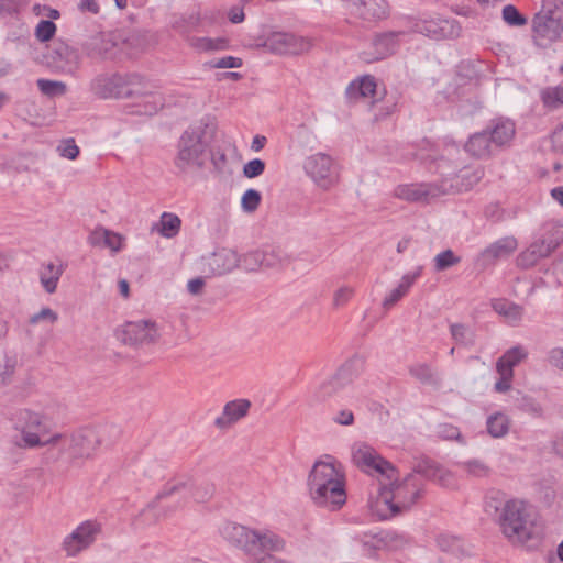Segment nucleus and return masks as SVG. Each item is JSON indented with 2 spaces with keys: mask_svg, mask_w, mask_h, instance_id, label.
I'll use <instances>...</instances> for the list:
<instances>
[{
  "mask_svg": "<svg viewBox=\"0 0 563 563\" xmlns=\"http://www.w3.org/2000/svg\"><path fill=\"white\" fill-rule=\"evenodd\" d=\"M307 485L312 501L320 507L336 510L346 501L344 473L332 456L313 464Z\"/></svg>",
  "mask_w": 563,
  "mask_h": 563,
  "instance_id": "f257e3e1",
  "label": "nucleus"
},
{
  "mask_svg": "<svg viewBox=\"0 0 563 563\" xmlns=\"http://www.w3.org/2000/svg\"><path fill=\"white\" fill-rule=\"evenodd\" d=\"M397 476V474L395 475ZM424 478L419 472L408 474L401 482L384 479L379 495L371 508L384 520L409 509L423 493Z\"/></svg>",
  "mask_w": 563,
  "mask_h": 563,
  "instance_id": "f03ea898",
  "label": "nucleus"
},
{
  "mask_svg": "<svg viewBox=\"0 0 563 563\" xmlns=\"http://www.w3.org/2000/svg\"><path fill=\"white\" fill-rule=\"evenodd\" d=\"M499 526L512 543L525 544L541 538V530L531 516L530 506L522 499L514 498L505 503L499 515Z\"/></svg>",
  "mask_w": 563,
  "mask_h": 563,
  "instance_id": "7ed1b4c3",
  "label": "nucleus"
},
{
  "mask_svg": "<svg viewBox=\"0 0 563 563\" xmlns=\"http://www.w3.org/2000/svg\"><path fill=\"white\" fill-rule=\"evenodd\" d=\"M563 35V3L543 0L531 20V38L536 46L547 48Z\"/></svg>",
  "mask_w": 563,
  "mask_h": 563,
  "instance_id": "20e7f679",
  "label": "nucleus"
},
{
  "mask_svg": "<svg viewBox=\"0 0 563 563\" xmlns=\"http://www.w3.org/2000/svg\"><path fill=\"white\" fill-rule=\"evenodd\" d=\"M206 131L202 126H189L180 135L174 164L183 173L201 168L205 164L207 150Z\"/></svg>",
  "mask_w": 563,
  "mask_h": 563,
  "instance_id": "39448f33",
  "label": "nucleus"
},
{
  "mask_svg": "<svg viewBox=\"0 0 563 563\" xmlns=\"http://www.w3.org/2000/svg\"><path fill=\"white\" fill-rule=\"evenodd\" d=\"M123 99H134L140 107L139 113L152 115L164 106V98L158 87L136 73H126Z\"/></svg>",
  "mask_w": 563,
  "mask_h": 563,
  "instance_id": "423d86ee",
  "label": "nucleus"
},
{
  "mask_svg": "<svg viewBox=\"0 0 563 563\" xmlns=\"http://www.w3.org/2000/svg\"><path fill=\"white\" fill-rule=\"evenodd\" d=\"M16 430L21 433L22 448H40L45 445H54L51 438L44 440L43 437L48 432V424L45 417L36 411L30 409H22L18 412Z\"/></svg>",
  "mask_w": 563,
  "mask_h": 563,
  "instance_id": "0eeeda50",
  "label": "nucleus"
},
{
  "mask_svg": "<svg viewBox=\"0 0 563 563\" xmlns=\"http://www.w3.org/2000/svg\"><path fill=\"white\" fill-rule=\"evenodd\" d=\"M51 442H54L53 448L58 449L62 453H67L73 460L90 457L100 445L97 433L91 429L69 435L56 433L51 437Z\"/></svg>",
  "mask_w": 563,
  "mask_h": 563,
  "instance_id": "6e6552de",
  "label": "nucleus"
},
{
  "mask_svg": "<svg viewBox=\"0 0 563 563\" xmlns=\"http://www.w3.org/2000/svg\"><path fill=\"white\" fill-rule=\"evenodd\" d=\"M306 175L322 190H330L339 184L340 168L334 158L322 152L308 156L303 162Z\"/></svg>",
  "mask_w": 563,
  "mask_h": 563,
  "instance_id": "1a4fd4ad",
  "label": "nucleus"
},
{
  "mask_svg": "<svg viewBox=\"0 0 563 563\" xmlns=\"http://www.w3.org/2000/svg\"><path fill=\"white\" fill-rule=\"evenodd\" d=\"M352 460L360 470L376 477L380 483L384 479L394 478L397 473L390 462L366 443H357L353 446Z\"/></svg>",
  "mask_w": 563,
  "mask_h": 563,
  "instance_id": "9d476101",
  "label": "nucleus"
},
{
  "mask_svg": "<svg viewBox=\"0 0 563 563\" xmlns=\"http://www.w3.org/2000/svg\"><path fill=\"white\" fill-rule=\"evenodd\" d=\"M412 30L433 40H453L460 37L462 33V27L455 19L427 13L413 19Z\"/></svg>",
  "mask_w": 563,
  "mask_h": 563,
  "instance_id": "9b49d317",
  "label": "nucleus"
},
{
  "mask_svg": "<svg viewBox=\"0 0 563 563\" xmlns=\"http://www.w3.org/2000/svg\"><path fill=\"white\" fill-rule=\"evenodd\" d=\"M101 533V525L96 520H86L78 525L63 540V549L67 556H76L90 548Z\"/></svg>",
  "mask_w": 563,
  "mask_h": 563,
  "instance_id": "f8f14e48",
  "label": "nucleus"
},
{
  "mask_svg": "<svg viewBox=\"0 0 563 563\" xmlns=\"http://www.w3.org/2000/svg\"><path fill=\"white\" fill-rule=\"evenodd\" d=\"M181 492L188 494L197 503H205L213 495L214 487L207 483L194 486L186 482H169L157 493L155 498L147 505V508H155L161 500Z\"/></svg>",
  "mask_w": 563,
  "mask_h": 563,
  "instance_id": "ddd939ff",
  "label": "nucleus"
},
{
  "mask_svg": "<svg viewBox=\"0 0 563 563\" xmlns=\"http://www.w3.org/2000/svg\"><path fill=\"white\" fill-rule=\"evenodd\" d=\"M264 46L275 54L297 55L309 51L311 43L309 40L286 32H274L267 36Z\"/></svg>",
  "mask_w": 563,
  "mask_h": 563,
  "instance_id": "4468645a",
  "label": "nucleus"
},
{
  "mask_svg": "<svg viewBox=\"0 0 563 563\" xmlns=\"http://www.w3.org/2000/svg\"><path fill=\"white\" fill-rule=\"evenodd\" d=\"M125 74L101 73L95 76L90 84V91L99 99H123Z\"/></svg>",
  "mask_w": 563,
  "mask_h": 563,
  "instance_id": "2eb2a0df",
  "label": "nucleus"
},
{
  "mask_svg": "<svg viewBox=\"0 0 563 563\" xmlns=\"http://www.w3.org/2000/svg\"><path fill=\"white\" fill-rule=\"evenodd\" d=\"M402 32H384L376 34L372 40L369 51H364L361 58L366 63H374L385 59L396 53L399 46L398 37Z\"/></svg>",
  "mask_w": 563,
  "mask_h": 563,
  "instance_id": "dca6fc26",
  "label": "nucleus"
},
{
  "mask_svg": "<svg viewBox=\"0 0 563 563\" xmlns=\"http://www.w3.org/2000/svg\"><path fill=\"white\" fill-rule=\"evenodd\" d=\"M364 371V361L353 357L346 361L335 374L328 378L339 397L344 396L357 380Z\"/></svg>",
  "mask_w": 563,
  "mask_h": 563,
  "instance_id": "f3484780",
  "label": "nucleus"
},
{
  "mask_svg": "<svg viewBox=\"0 0 563 563\" xmlns=\"http://www.w3.org/2000/svg\"><path fill=\"white\" fill-rule=\"evenodd\" d=\"M124 335L130 344H151L157 341L159 332L155 322L139 320L125 324Z\"/></svg>",
  "mask_w": 563,
  "mask_h": 563,
  "instance_id": "a211bd4d",
  "label": "nucleus"
},
{
  "mask_svg": "<svg viewBox=\"0 0 563 563\" xmlns=\"http://www.w3.org/2000/svg\"><path fill=\"white\" fill-rule=\"evenodd\" d=\"M394 195L409 202H428L429 199L439 197L441 190L433 184H405L398 185L394 190Z\"/></svg>",
  "mask_w": 563,
  "mask_h": 563,
  "instance_id": "6ab92c4d",
  "label": "nucleus"
},
{
  "mask_svg": "<svg viewBox=\"0 0 563 563\" xmlns=\"http://www.w3.org/2000/svg\"><path fill=\"white\" fill-rule=\"evenodd\" d=\"M485 129L498 152L509 146L516 134L515 122L507 118H495Z\"/></svg>",
  "mask_w": 563,
  "mask_h": 563,
  "instance_id": "aec40b11",
  "label": "nucleus"
},
{
  "mask_svg": "<svg viewBox=\"0 0 563 563\" xmlns=\"http://www.w3.org/2000/svg\"><path fill=\"white\" fill-rule=\"evenodd\" d=\"M464 150L470 156L478 159H486L498 153L486 129L470 135Z\"/></svg>",
  "mask_w": 563,
  "mask_h": 563,
  "instance_id": "412c9836",
  "label": "nucleus"
},
{
  "mask_svg": "<svg viewBox=\"0 0 563 563\" xmlns=\"http://www.w3.org/2000/svg\"><path fill=\"white\" fill-rule=\"evenodd\" d=\"M240 256L229 249H220L213 252L206 262L209 273L224 275L239 266Z\"/></svg>",
  "mask_w": 563,
  "mask_h": 563,
  "instance_id": "4be33fe9",
  "label": "nucleus"
},
{
  "mask_svg": "<svg viewBox=\"0 0 563 563\" xmlns=\"http://www.w3.org/2000/svg\"><path fill=\"white\" fill-rule=\"evenodd\" d=\"M251 408V401L247 399H234L227 402L221 416L216 418L214 426L218 429H228L242 418H244Z\"/></svg>",
  "mask_w": 563,
  "mask_h": 563,
  "instance_id": "5701e85b",
  "label": "nucleus"
},
{
  "mask_svg": "<svg viewBox=\"0 0 563 563\" xmlns=\"http://www.w3.org/2000/svg\"><path fill=\"white\" fill-rule=\"evenodd\" d=\"M517 240L512 236L501 238L485 247L479 257L485 264L495 263L498 260L510 256L517 249Z\"/></svg>",
  "mask_w": 563,
  "mask_h": 563,
  "instance_id": "b1692460",
  "label": "nucleus"
},
{
  "mask_svg": "<svg viewBox=\"0 0 563 563\" xmlns=\"http://www.w3.org/2000/svg\"><path fill=\"white\" fill-rule=\"evenodd\" d=\"M56 66L65 74H75L80 67V56L76 48L59 43L53 51Z\"/></svg>",
  "mask_w": 563,
  "mask_h": 563,
  "instance_id": "393cba45",
  "label": "nucleus"
},
{
  "mask_svg": "<svg viewBox=\"0 0 563 563\" xmlns=\"http://www.w3.org/2000/svg\"><path fill=\"white\" fill-rule=\"evenodd\" d=\"M422 271V266H417L413 271L406 273L401 277L398 286L385 297L383 307L388 310L402 299L409 292L416 280L421 277Z\"/></svg>",
  "mask_w": 563,
  "mask_h": 563,
  "instance_id": "a878e982",
  "label": "nucleus"
},
{
  "mask_svg": "<svg viewBox=\"0 0 563 563\" xmlns=\"http://www.w3.org/2000/svg\"><path fill=\"white\" fill-rule=\"evenodd\" d=\"M376 87L377 84L375 77L365 75L349 84L345 89V96L350 101H357L361 98L374 97Z\"/></svg>",
  "mask_w": 563,
  "mask_h": 563,
  "instance_id": "bb28decb",
  "label": "nucleus"
},
{
  "mask_svg": "<svg viewBox=\"0 0 563 563\" xmlns=\"http://www.w3.org/2000/svg\"><path fill=\"white\" fill-rule=\"evenodd\" d=\"M114 43L103 34H96L82 44V51L90 58H107Z\"/></svg>",
  "mask_w": 563,
  "mask_h": 563,
  "instance_id": "cd10ccee",
  "label": "nucleus"
},
{
  "mask_svg": "<svg viewBox=\"0 0 563 563\" xmlns=\"http://www.w3.org/2000/svg\"><path fill=\"white\" fill-rule=\"evenodd\" d=\"M63 273V264L55 265L53 262H49L41 266L38 272L40 283L47 294H54L56 291Z\"/></svg>",
  "mask_w": 563,
  "mask_h": 563,
  "instance_id": "c85d7f7f",
  "label": "nucleus"
},
{
  "mask_svg": "<svg viewBox=\"0 0 563 563\" xmlns=\"http://www.w3.org/2000/svg\"><path fill=\"white\" fill-rule=\"evenodd\" d=\"M180 227L181 220L177 214L163 212L159 221L152 227V230L158 232L163 238L173 239L179 233Z\"/></svg>",
  "mask_w": 563,
  "mask_h": 563,
  "instance_id": "c756f323",
  "label": "nucleus"
},
{
  "mask_svg": "<svg viewBox=\"0 0 563 563\" xmlns=\"http://www.w3.org/2000/svg\"><path fill=\"white\" fill-rule=\"evenodd\" d=\"M528 352L520 345L507 350L497 361V372H509L514 374V367L527 358Z\"/></svg>",
  "mask_w": 563,
  "mask_h": 563,
  "instance_id": "7c9ffc66",
  "label": "nucleus"
},
{
  "mask_svg": "<svg viewBox=\"0 0 563 563\" xmlns=\"http://www.w3.org/2000/svg\"><path fill=\"white\" fill-rule=\"evenodd\" d=\"M510 422V418L507 413L497 411L487 417L486 430L492 438H504L509 432Z\"/></svg>",
  "mask_w": 563,
  "mask_h": 563,
  "instance_id": "2f4dec72",
  "label": "nucleus"
},
{
  "mask_svg": "<svg viewBox=\"0 0 563 563\" xmlns=\"http://www.w3.org/2000/svg\"><path fill=\"white\" fill-rule=\"evenodd\" d=\"M492 307L495 312H497L500 316H504L511 323L519 322L523 314L522 307L506 299L493 300Z\"/></svg>",
  "mask_w": 563,
  "mask_h": 563,
  "instance_id": "473e14b6",
  "label": "nucleus"
},
{
  "mask_svg": "<svg viewBox=\"0 0 563 563\" xmlns=\"http://www.w3.org/2000/svg\"><path fill=\"white\" fill-rule=\"evenodd\" d=\"M89 241L91 245H98L102 242L104 246L113 252H119L122 249V236L106 229L95 231Z\"/></svg>",
  "mask_w": 563,
  "mask_h": 563,
  "instance_id": "72a5a7b5",
  "label": "nucleus"
},
{
  "mask_svg": "<svg viewBox=\"0 0 563 563\" xmlns=\"http://www.w3.org/2000/svg\"><path fill=\"white\" fill-rule=\"evenodd\" d=\"M408 372L411 377L417 379L423 385H438L440 379L428 363H416L409 366Z\"/></svg>",
  "mask_w": 563,
  "mask_h": 563,
  "instance_id": "f704fd0d",
  "label": "nucleus"
},
{
  "mask_svg": "<svg viewBox=\"0 0 563 563\" xmlns=\"http://www.w3.org/2000/svg\"><path fill=\"white\" fill-rule=\"evenodd\" d=\"M457 467L473 477H486L489 475V466L482 460L473 459L457 463Z\"/></svg>",
  "mask_w": 563,
  "mask_h": 563,
  "instance_id": "c9c22d12",
  "label": "nucleus"
},
{
  "mask_svg": "<svg viewBox=\"0 0 563 563\" xmlns=\"http://www.w3.org/2000/svg\"><path fill=\"white\" fill-rule=\"evenodd\" d=\"M450 333L456 344L473 345L475 342L474 332L463 323H452L450 325Z\"/></svg>",
  "mask_w": 563,
  "mask_h": 563,
  "instance_id": "e433bc0d",
  "label": "nucleus"
},
{
  "mask_svg": "<svg viewBox=\"0 0 563 563\" xmlns=\"http://www.w3.org/2000/svg\"><path fill=\"white\" fill-rule=\"evenodd\" d=\"M191 46L201 52L221 51L228 46L224 38L195 37L191 40Z\"/></svg>",
  "mask_w": 563,
  "mask_h": 563,
  "instance_id": "4c0bfd02",
  "label": "nucleus"
},
{
  "mask_svg": "<svg viewBox=\"0 0 563 563\" xmlns=\"http://www.w3.org/2000/svg\"><path fill=\"white\" fill-rule=\"evenodd\" d=\"M262 252V264L264 268H273L280 266L285 261L286 256L279 247L266 246L261 250Z\"/></svg>",
  "mask_w": 563,
  "mask_h": 563,
  "instance_id": "58836bf2",
  "label": "nucleus"
},
{
  "mask_svg": "<svg viewBox=\"0 0 563 563\" xmlns=\"http://www.w3.org/2000/svg\"><path fill=\"white\" fill-rule=\"evenodd\" d=\"M15 369V357L4 355L0 358V386H8L13 382Z\"/></svg>",
  "mask_w": 563,
  "mask_h": 563,
  "instance_id": "ea45409f",
  "label": "nucleus"
},
{
  "mask_svg": "<svg viewBox=\"0 0 563 563\" xmlns=\"http://www.w3.org/2000/svg\"><path fill=\"white\" fill-rule=\"evenodd\" d=\"M40 91L48 97L63 96L67 91V86L63 81L37 79L36 81Z\"/></svg>",
  "mask_w": 563,
  "mask_h": 563,
  "instance_id": "a19ab883",
  "label": "nucleus"
},
{
  "mask_svg": "<svg viewBox=\"0 0 563 563\" xmlns=\"http://www.w3.org/2000/svg\"><path fill=\"white\" fill-rule=\"evenodd\" d=\"M541 99L544 106L549 108L563 106V85L545 88L541 92Z\"/></svg>",
  "mask_w": 563,
  "mask_h": 563,
  "instance_id": "79ce46f5",
  "label": "nucleus"
},
{
  "mask_svg": "<svg viewBox=\"0 0 563 563\" xmlns=\"http://www.w3.org/2000/svg\"><path fill=\"white\" fill-rule=\"evenodd\" d=\"M58 320V313L49 307H43L38 312L29 318L30 325H37L41 323L54 324Z\"/></svg>",
  "mask_w": 563,
  "mask_h": 563,
  "instance_id": "37998d69",
  "label": "nucleus"
},
{
  "mask_svg": "<svg viewBox=\"0 0 563 563\" xmlns=\"http://www.w3.org/2000/svg\"><path fill=\"white\" fill-rule=\"evenodd\" d=\"M56 151L60 157L70 161L76 159L80 153V150L73 137L62 140L57 145Z\"/></svg>",
  "mask_w": 563,
  "mask_h": 563,
  "instance_id": "c03bdc74",
  "label": "nucleus"
},
{
  "mask_svg": "<svg viewBox=\"0 0 563 563\" xmlns=\"http://www.w3.org/2000/svg\"><path fill=\"white\" fill-rule=\"evenodd\" d=\"M503 19L510 26H523L528 20L512 4L503 8Z\"/></svg>",
  "mask_w": 563,
  "mask_h": 563,
  "instance_id": "a18cd8bd",
  "label": "nucleus"
},
{
  "mask_svg": "<svg viewBox=\"0 0 563 563\" xmlns=\"http://www.w3.org/2000/svg\"><path fill=\"white\" fill-rule=\"evenodd\" d=\"M460 257L455 256L452 250L440 252L434 257V267L438 272L444 271L460 263Z\"/></svg>",
  "mask_w": 563,
  "mask_h": 563,
  "instance_id": "49530a36",
  "label": "nucleus"
},
{
  "mask_svg": "<svg viewBox=\"0 0 563 563\" xmlns=\"http://www.w3.org/2000/svg\"><path fill=\"white\" fill-rule=\"evenodd\" d=\"M262 252L261 250L252 251L240 257L239 266H242L245 271H256L263 268L262 264Z\"/></svg>",
  "mask_w": 563,
  "mask_h": 563,
  "instance_id": "de8ad7c7",
  "label": "nucleus"
},
{
  "mask_svg": "<svg viewBox=\"0 0 563 563\" xmlns=\"http://www.w3.org/2000/svg\"><path fill=\"white\" fill-rule=\"evenodd\" d=\"M261 194L255 189H247L241 199L242 209L245 212H254L261 203Z\"/></svg>",
  "mask_w": 563,
  "mask_h": 563,
  "instance_id": "09e8293b",
  "label": "nucleus"
},
{
  "mask_svg": "<svg viewBox=\"0 0 563 563\" xmlns=\"http://www.w3.org/2000/svg\"><path fill=\"white\" fill-rule=\"evenodd\" d=\"M56 33V25L49 20H41L35 29V36L41 42H47Z\"/></svg>",
  "mask_w": 563,
  "mask_h": 563,
  "instance_id": "8fccbe9b",
  "label": "nucleus"
},
{
  "mask_svg": "<svg viewBox=\"0 0 563 563\" xmlns=\"http://www.w3.org/2000/svg\"><path fill=\"white\" fill-rule=\"evenodd\" d=\"M556 246L558 243L547 240H540L530 244L529 249L530 251H533V254L537 256V258L540 260L549 256L555 250Z\"/></svg>",
  "mask_w": 563,
  "mask_h": 563,
  "instance_id": "3c124183",
  "label": "nucleus"
},
{
  "mask_svg": "<svg viewBox=\"0 0 563 563\" xmlns=\"http://www.w3.org/2000/svg\"><path fill=\"white\" fill-rule=\"evenodd\" d=\"M265 170V162L260 158H254L244 164L243 175L246 178H255L261 176Z\"/></svg>",
  "mask_w": 563,
  "mask_h": 563,
  "instance_id": "603ef678",
  "label": "nucleus"
},
{
  "mask_svg": "<svg viewBox=\"0 0 563 563\" xmlns=\"http://www.w3.org/2000/svg\"><path fill=\"white\" fill-rule=\"evenodd\" d=\"M332 397H339L328 379L323 380L314 390V398L318 401H325Z\"/></svg>",
  "mask_w": 563,
  "mask_h": 563,
  "instance_id": "864d4df0",
  "label": "nucleus"
},
{
  "mask_svg": "<svg viewBox=\"0 0 563 563\" xmlns=\"http://www.w3.org/2000/svg\"><path fill=\"white\" fill-rule=\"evenodd\" d=\"M354 295V289L349 286L340 287L333 295L334 307H342L346 305Z\"/></svg>",
  "mask_w": 563,
  "mask_h": 563,
  "instance_id": "5fc2aeb1",
  "label": "nucleus"
},
{
  "mask_svg": "<svg viewBox=\"0 0 563 563\" xmlns=\"http://www.w3.org/2000/svg\"><path fill=\"white\" fill-rule=\"evenodd\" d=\"M242 59L234 56H225L214 59L210 63L211 68H239L242 66Z\"/></svg>",
  "mask_w": 563,
  "mask_h": 563,
  "instance_id": "6e6d98bb",
  "label": "nucleus"
},
{
  "mask_svg": "<svg viewBox=\"0 0 563 563\" xmlns=\"http://www.w3.org/2000/svg\"><path fill=\"white\" fill-rule=\"evenodd\" d=\"M499 375V379L495 383L494 389L497 393L504 394L507 393L511 388V382L514 378V374L509 372H497Z\"/></svg>",
  "mask_w": 563,
  "mask_h": 563,
  "instance_id": "4d7b16f0",
  "label": "nucleus"
},
{
  "mask_svg": "<svg viewBox=\"0 0 563 563\" xmlns=\"http://www.w3.org/2000/svg\"><path fill=\"white\" fill-rule=\"evenodd\" d=\"M520 408L522 411L528 412L534 417H540L542 415L541 405L536 401L533 398L523 397L520 404Z\"/></svg>",
  "mask_w": 563,
  "mask_h": 563,
  "instance_id": "13d9d810",
  "label": "nucleus"
},
{
  "mask_svg": "<svg viewBox=\"0 0 563 563\" xmlns=\"http://www.w3.org/2000/svg\"><path fill=\"white\" fill-rule=\"evenodd\" d=\"M483 175L484 173L481 168H476L474 170L463 169L460 177L462 178V180H467L465 189H468L473 185L477 184L482 179Z\"/></svg>",
  "mask_w": 563,
  "mask_h": 563,
  "instance_id": "bf43d9fd",
  "label": "nucleus"
},
{
  "mask_svg": "<svg viewBox=\"0 0 563 563\" xmlns=\"http://www.w3.org/2000/svg\"><path fill=\"white\" fill-rule=\"evenodd\" d=\"M548 362L551 366L563 371V347H554L548 353Z\"/></svg>",
  "mask_w": 563,
  "mask_h": 563,
  "instance_id": "052dcab7",
  "label": "nucleus"
},
{
  "mask_svg": "<svg viewBox=\"0 0 563 563\" xmlns=\"http://www.w3.org/2000/svg\"><path fill=\"white\" fill-rule=\"evenodd\" d=\"M437 543L443 551H453L460 545V540L453 536L443 534L438 537Z\"/></svg>",
  "mask_w": 563,
  "mask_h": 563,
  "instance_id": "680f3d73",
  "label": "nucleus"
},
{
  "mask_svg": "<svg viewBox=\"0 0 563 563\" xmlns=\"http://www.w3.org/2000/svg\"><path fill=\"white\" fill-rule=\"evenodd\" d=\"M538 261L539 258H537L533 251H530L529 247L521 252L517 258L518 265L523 268L532 267Z\"/></svg>",
  "mask_w": 563,
  "mask_h": 563,
  "instance_id": "e2e57ef3",
  "label": "nucleus"
},
{
  "mask_svg": "<svg viewBox=\"0 0 563 563\" xmlns=\"http://www.w3.org/2000/svg\"><path fill=\"white\" fill-rule=\"evenodd\" d=\"M551 142L555 152L563 153V122L552 132Z\"/></svg>",
  "mask_w": 563,
  "mask_h": 563,
  "instance_id": "0e129e2a",
  "label": "nucleus"
},
{
  "mask_svg": "<svg viewBox=\"0 0 563 563\" xmlns=\"http://www.w3.org/2000/svg\"><path fill=\"white\" fill-rule=\"evenodd\" d=\"M439 433L442 438L448 440H459L461 438V432L459 428L452 424H442L440 426Z\"/></svg>",
  "mask_w": 563,
  "mask_h": 563,
  "instance_id": "69168bd1",
  "label": "nucleus"
},
{
  "mask_svg": "<svg viewBox=\"0 0 563 563\" xmlns=\"http://www.w3.org/2000/svg\"><path fill=\"white\" fill-rule=\"evenodd\" d=\"M333 420L341 426H351L354 422V415L351 410L343 409L338 412Z\"/></svg>",
  "mask_w": 563,
  "mask_h": 563,
  "instance_id": "338daca9",
  "label": "nucleus"
},
{
  "mask_svg": "<svg viewBox=\"0 0 563 563\" xmlns=\"http://www.w3.org/2000/svg\"><path fill=\"white\" fill-rule=\"evenodd\" d=\"M228 19L231 23L233 24H238V23H241L244 21L245 19V14H244V10L243 8L241 7H232L229 11H228Z\"/></svg>",
  "mask_w": 563,
  "mask_h": 563,
  "instance_id": "774afa93",
  "label": "nucleus"
}]
</instances>
